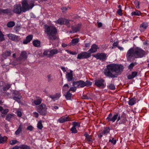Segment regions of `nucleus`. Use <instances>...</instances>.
<instances>
[{
  "instance_id": "obj_1",
  "label": "nucleus",
  "mask_w": 149,
  "mask_h": 149,
  "mask_svg": "<svg viewBox=\"0 0 149 149\" xmlns=\"http://www.w3.org/2000/svg\"><path fill=\"white\" fill-rule=\"evenodd\" d=\"M123 69V65L112 64L107 65V68L104 70V72L106 76L114 78L116 77L117 75L120 74Z\"/></svg>"
},
{
  "instance_id": "obj_2",
  "label": "nucleus",
  "mask_w": 149,
  "mask_h": 149,
  "mask_svg": "<svg viewBox=\"0 0 149 149\" xmlns=\"http://www.w3.org/2000/svg\"><path fill=\"white\" fill-rule=\"evenodd\" d=\"M145 54V52L141 48L133 47L130 48L127 51L126 56L129 61L135 58H141Z\"/></svg>"
},
{
  "instance_id": "obj_3",
  "label": "nucleus",
  "mask_w": 149,
  "mask_h": 149,
  "mask_svg": "<svg viewBox=\"0 0 149 149\" xmlns=\"http://www.w3.org/2000/svg\"><path fill=\"white\" fill-rule=\"evenodd\" d=\"M106 120L109 122L114 123L117 120L116 122L120 124H125L127 121L126 117L123 116H120L118 113L113 115L112 113H110L106 118Z\"/></svg>"
},
{
  "instance_id": "obj_4",
  "label": "nucleus",
  "mask_w": 149,
  "mask_h": 149,
  "mask_svg": "<svg viewBox=\"0 0 149 149\" xmlns=\"http://www.w3.org/2000/svg\"><path fill=\"white\" fill-rule=\"evenodd\" d=\"M44 28L45 33L49 39L53 40L56 38V34L57 30L55 27L45 24L44 25Z\"/></svg>"
},
{
  "instance_id": "obj_5",
  "label": "nucleus",
  "mask_w": 149,
  "mask_h": 149,
  "mask_svg": "<svg viewBox=\"0 0 149 149\" xmlns=\"http://www.w3.org/2000/svg\"><path fill=\"white\" fill-rule=\"evenodd\" d=\"M34 1L33 0L28 2L26 0H23L21 3L22 4V12H25L31 9L34 6Z\"/></svg>"
},
{
  "instance_id": "obj_6",
  "label": "nucleus",
  "mask_w": 149,
  "mask_h": 149,
  "mask_svg": "<svg viewBox=\"0 0 149 149\" xmlns=\"http://www.w3.org/2000/svg\"><path fill=\"white\" fill-rule=\"evenodd\" d=\"M47 109L46 105L42 104L38 107L37 111L41 115L45 116L47 113Z\"/></svg>"
},
{
  "instance_id": "obj_7",
  "label": "nucleus",
  "mask_w": 149,
  "mask_h": 149,
  "mask_svg": "<svg viewBox=\"0 0 149 149\" xmlns=\"http://www.w3.org/2000/svg\"><path fill=\"white\" fill-rule=\"evenodd\" d=\"M95 81V85L100 88H103L106 86L105 81L102 79H96Z\"/></svg>"
},
{
  "instance_id": "obj_8",
  "label": "nucleus",
  "mask_w": 149,
  "mask_h": 149,
  "mask_svg": "<svg viewBox=\"0 0 149 149\" xmlns=\"http://www.w3.org/2000/svg\"><path fill=\"white\" fill-rule=\"evenodd\" d=\"M58 52V50L56 49H52L50 50H45L43 53L44 55H46L47 56L50 57L53 56L54 54H57Z\"/></svg>"
},
{
  "instance_id": "obj_9",
  "label": "nucleus",
  "mask_w": 149,
  "mask_h": 149,
  "mask_svg": "<svg viewBox=\"0 0 149 149\" xmlns=\"http://www.w3.org/2000/svg\"><path fill=\"white\" fill-rule=\"evenodd\" d=\"M12 11L14 13L19 14L22 12V7L20 4H16L14 6Z\"/></svg>"
},
{
  "instance_id": "obj_10",
  "label": "nucleus",
  "mask_w": 149,
  "mask_h": 149,
  "mask_svg": "<svg viewBox=\"0 0 149 149\" xmlns=\"http://www.w3.org/2000/svg\"><path fill=\"white\" fill-rule=\"evenodd\" d=\"M12 93L13 97H10V98H13L18 102H19L20 100L22 97V96L19 93L18 91H13V92Z\"/></svg>"
},
{
  "instance_id": "obj_11",
  "label": "nucleus",
  "mask_w": 149,
  "mask_h": 149,
  "mask_svg": "<svg viewBox=\"0 0 149 149\" xmlns=\"http://www.w3.org/2000/svg\"><path fill=\"white\" fill-rule=\"evenodd\" d=\"M93 56L97 59H99L102 61H104L107 58L106 54L103 53H98L93 55Z\"/></svg>"
},
{
  "instance_id": "obj_12",
  "label": "nucleus",
  "mask_w": 149,
  "mask_h": 149,
  "mask_svg": "<svg viewBox=\"0 0 149 149\" xmlns=\"http://www.w3.org/2000/svg\"><path fill=\"white\" fill-rule=\"evenodd\" d=\"M55 22L56 24H58L61 25H62L65 23V24L68 26L69 24L71 23L72 21L63 18H60L58 20L56 21Z\"/></svg>"
},
{
  "instance_id": "obj_13",
  "label": "nucleus",
  "mask_w": 149,
  "mask_h": 149,
  "mask_svg": "<svg viewBox=\"0 0 149 149\" xmlns=\"http://www.w3.org/2000/svg\"><path fill=\"white\" fill-rule=\"evenodd\" d=\"M91 56L90 53L88 52V51L87 52H82L78 55L77 58L79 59L86 58L89 57Z\"/></svg>"
},
{
  "instance_id": "obj_14",
  "label": "nucleus",
  "mask_w": 149,
  "mask_h": 149,
  "mask_svg": "<svg viewBox=\"0 0 149 149\" xmlns=\"http://www.w3.org/2000/svg\"><path fill=\"white\" fill-rule=\"evenodd\" d=\"M73 86H76L77 88H82L85 86V82L82 80L74 81L72 83Z\"/></svg>"
},
{
  "instance_id": "obj_15",
  "label": "nucleus",
  "mask_w": 149,
  "mask_h": 149,
  "mask_svg": "<svg viewBox=\"0 0 149 149\" xmlns=\"http://www.w3.org/2000/svg\"><path fill=\"white\" fill-rule=\"evenodd\" d=\"M9 38L12 40L18 42L20 40V36L12 33H9L7 35Z\"/></svg>"
},
{
  "instance_id": "obj_16",
  "label": "nucleus",
  "mask_w": 149,
  "mask_h": 149,
  "mask_svg": "<svg viewBox=\"0 0 149 149\" xmlns=\"http://www.w3.org/2000/svg\"><path fill=\"white\" fill-rule=\"evenodd\" d=\"M98 49V46L96 44H94L91 46V48L88 50V52L90 53V54L91 53H94L97 51Z\"/></svg>"
},
{
  "instance_id": "obj_17",
  "label": "nucleus",
  "mask_w": 149,
  "mask_h": 149,
  "mask_svg": "<svg viewBox=\"0 0 149 149\" xmlns=\"http://www.w3.org/2000/svg\"><path fill=\"white\" fill-rule=\"evenodd\" d=\"M66 78L68 81H71L73 79L72 71L70 70L69 72H67Z\"/></svg>"
},
{
  "instance_id": "obj_18",
  "label": "nucleus",
  "mask_w": 149,
  "mask_h": 149,
  "mask_svg": "<svg viewBox=\"0 0 149 149\" xmlns=\"http://www.w3.org/2000/svg\"><path fill=\"white\" fill-rule=\"evenodd\" d=\"M33 36L32 35H30L26 37V39L23 41V43L24 44H27L30 42L33 39Z\"/></svg>"
},
{
  "instance_id": "obj_19",
  "label": "nucleus",
  "mask_w": 149,
  "mask_h": 149,
  "mask_svg": "<svg viewBox=\"0 0 149 149\" xmlns=\"http://www.w3.org/2000/svg\"><path fill=\"white\" fill-rule=\"evenodd\" d=\"M81 27V24H78L75 26H72V31L70 32L71 33H75L79 31Z\"/></svg>"
},
{
  "instance_id": "obj_20",
  "label": "nucleus",
  "mask_w": 149,
  "mask_h": 149,
  "mask_svg": "<svg viewBox=\"0 0 149 149\" xmlns=\"http://www.w3.org/2000/svg\"><path fill=\"white\" fill-rule=\"evenodd\" d=\"M148 26L147 24L146 23H143L140 26L139 30L141 32H143L146 29Z\"/></svg>"
},
{
  "instance_id": "obj_21",
  "label": "nucleus",
  "mask_w": 149,
  "mask_h": 149,
  "mask_svg": "<svg viewBox=\"0 0 149 149\" xmlns=\"http://www.w3.org/2000/svg\"><path fill=\"white\" fill-rule=\"evenodd\" d=\"M61 96V95L60 93H57L54 95H50L49 97L54 101H55L58 100Z\"/></svg>"
},
{
  "instance_id": "obj_22",
  "label": "nucleus",
  "mask_w": 149,
  "mask_h": 149,
  "mask_svg": "<svg viewBox=\"0 0 149 149\" xmlns=\"http://www.w3.org/2000/svg\"><path fill=\"white\" fill-rule=\"evenodd\" d=\"M69 120L70 119L68 116H65L64 117H63L59 118L58 119V121L60 123H62Z\"/></svg>"
},
{
  "instance_id": "obj_23",
  "label": "nucleus",
  "mask_w": 149,
  "mask_h": 149,
  "mask_svg": "<svg viewBox=\"0 0 149 149\" xmlns=\"http://www.w3.org/2000/svg\"><path fill=\"white\" fill-rule=\"evenodd\" d=\"M42 101V99L40 97H38V99L35 100L32 103V105L34 106V104L36 105H39L41 103Z\"/></svg>"
},
{
  "instance_id": "obj_24",
  "label": "nucleus",
  "mask_w": 149,
  "mask_h": 149,
  "mask_svg": "<svg viewBox=\"0 0 149 149\" xmlns=\"http://www.w3.org/2000/svg\"><path fill=\"white\" fill-rule=\"evenodd\" d=\"M27 58V53L25 51L22 52L19 57L20 60H24Z\"/></svg>"
},
{
  "instance_id": "obj_25",
  "label": "nucleus",
  "mask_w": 149,
  "mask_h": 149,
  "mask_svg": "<svg viewBox=\"0 0 149 149\" xmlns=\"http://www.w3.org/2000/svg\"><path fill=\"white\" fill-rule=\"evenodd\" d=\"M137 72L136 71L133 72L131 74L127 76V78L128 79H131L135 77L137 75Z\"/></svg>"
},
{
  "instance_id": "obj_26",
  "label": "nucleus",
  "mask_w": 149,
  "mask_h": 149,
  "mask_svg": "<svg viewBox=\"0 0 149 149\" xmlns=\"http://www.w3.org/2000/svg\"><path fill=\"white\" fill-rule=\"evenodd\" d=\"M79 41L78 38H76L73 39L71 42L70 43V46H74Z\"/></svg>"
},
{
  "instance_id": "obj_27",
  "label": "nucleus",
  "mask_w": 149,
  "mask_h": 149,
  "mask_svg": "<svg viewBox=\"0 0 149 149\" xmlns=\"http://www.w3.org/2000/svg\"><path fill=\"white\" fill-rule=\"evenodd\" d=\"M2 13H6L8 15H11L12 14L11 10L10 9H2Z\"/></svg>"
},
{
  "instance_id": "obj_28",
  "label": "nucleus",
  "mask_w": 149,
  "mask_h": 149,
  "mask_svg": "<svg viewBox=\"0 0 149 149\" xmlns=\"http://www.w3.org/2000/svg\"><path fill=\"white\" fill-rule=\"evenodd\" d=\"M33 43L34 46L38 47L40 46V42L38 40H35L33 41Z\"/></svg>"
},
{
  "instance_id": "obj_29",
  "label": "nucleus",
  "mask_w": 149,
  "mask_h": 149,
  "mask_svg": "<svg viewBox=\"0 0 149 149\" xmlns=\"http://www.w3.org/2000/svg\"><path fill=\"white\" fill-rule=\"evenodd\" d=\"M110 131V129L109 127H107L104 128L103 131L102 132L103 134L104 135H107L109 133Z\"/></svg>"
},
{
  "instance_id": "obj_30",
  "label": "nucleus",
  "mask_w": 149,
  "mask_h": 149,
  "mask_svg": "<svg viewBox=\"0 0 149 149\" xmlns=\"http://www.w3.org/2000/svg\"><path fill=\"white\" fill-rule=\"evenodd\" d=\"M11 54L10 51H7L3 53V56L4 58H6L7 57L9 56Z\"/></svg>"
},
{
  "instance_id": "obj_31",
  "label": "nucleus",
  "mask_w": 149,
  "mask_h": 149,
  "mask_svg": "<svg viewBox=\"0 0 149 149\" xmlns=\"http://www.w3.org/2000/svg\"><path fill=\"white\" fill-rule=\"evenodd\" d=\"M72 94L70 93L68 91L66 93V94L65 95V96L66 99L68 100H70L71 99V97Z\"/></svg>"
},
{
  "instance_id": "obj_32",
  "label": "nucleus",
  "mask_w": 149,
  "mask_h": 149,
  "mask_svg": "<svg viewBox=\"0 0 149 149\" xmlns=\"http://www.w3.org/2000/svg\"><path fill=\"white\" fill-rule=\"evenodd\" d=\"M14 115V114H8L6 116V120L8 121H10L13 118Z\"/></svg>"
},
{
  "instance_id": "obj_33",
  "label": "nucleus",
  "mask_w": 149,
  "mask_h": 149,
  "mask_svg": "<svg viewBox=\"0 0 149 149\" xmlns=\"http://www.w3.org/2000/svg\"><path fill=\"white\" fill-rule=\"evenodd\" d=\"M141 13L140 11L136 10L135 11H133L131 13V15L132 16L134 15L139 16L141 15Z\"/></svg>"
},
{
  "instance_id": "obj_34",
  "label": "nucleus",
  "mask_w": 149,
  "mask_h": 149,
  "mask_svg": "<svg viewBox=\"0 0 149 149\" xmlns=\"http://www.w3.org/2000/svg\"><path fill=\"white\" fill-rule=\"evenodd\" d=\"M22 126L21 125H19L18 129L15 132V134L16 135L19 134L20 132L22 131Z\"/></svg>"
},
{
  "instance_id": "obj_35",
  "label": "nucleus",
  "mask_w": 149,
  "mask_h": 149,
  "mask_svg": "<svg viewBox=\"0 0 149 149\" xmlns=\"http://www.w3.org/2000/svg\"><path fill=\"white\" fill-rule=\"evenodd\" d=\"M136 103V99L135 98H132L128 102V104L130 105H133Z\"/></svg>"
},
{
  "instance_id": "obj_36",
  "label": "nucleus",
  "mask_w": 149,
  "mask_h": 149,
  "mask_svg": "<svg viewBox=\"0 0 149 149\" xmlns=\"http://www.w3.org/2000/svg\"><path fill=\"white\" fill-rule=\"evenodd\" d=\"M15 23L13 21H10L8 22L7 24L8 27L9 28L12 27L15 25Z\"/></svg>"
},
{
  "instance_id": "obj_37",
  "label": "nucleus",
  "mask_w": 149,
  "mask_h": 149,
  "mask_svg": "<svg viewBox=\"0 0 149 149\" xmlns=\"http://www.w3.org/2000/svg\"><path fill=\"white\" fill-rule=\"evenodd\" d=\"M37 127L40 130H41L43 128V126L42 124V121L39 120L37 124Z\"/></svg>"
},
{
  "instance_id": "obj_38",
  "label": "nucleus",
  "mask_w": 149,
  "mask_h": 149,
  "mask_svg": "<svg viewBox=\"0 0 149 149\" xmlns=\"http://www.w3.org/2000/svg\"><path fill=\"white\" fill-rule=\"evenodd\" d=\"M20 149H30L29 146L26 145H20Z\"/></svg>"
},
{
  "instance_id": "obj_39",
  "label": "nucleus",
  "mask_w": 149,
  "mask_h": 149,
  "mask_svg": "<svg viewBox=\"0 0 149 149\" xmlns=\"http://www.w3.org/2000/svg\"><path fill=\"white\" fill-rule=\"evenodd\" d=\"M7 137L6 136L0 137V143H3L6 141Z\"/></svg>"
},
{
  "instance_id": "obj_40",
  "label": "nucleus",
  "mask_w": 149,
  "mask_h": 149,
  "mask_svg": "<svg viewBox=\"0 0 149 149\" xmlns=\"http://www.w3.org/2000/svg\"><path fill=\"white\" fill-rule=\"evenodd\" d=\"M72 125H73V126L75 127H79L80 126V124L79 122H73L72 123Z\"/></svg>"
},
{
  "instance_id": "obj_41",
  "label": "nucleus",
  "mask_w": 149,
  "mask_h": 149,
  "mask_svg": "<svg viewBox=\"0 0 149 149\" xmlns=\"http://www.w3.org/2000/svg\"><path fill=\"white\" fill-rule=\"evenodd\" d=\"M69 88V85L67 84H65L63 87V91H65L67 90Z\"/></svg>"
},
{
  "instance_id": "obj_42",
  "label": "nucleus",
  "mask_w": 149,
  "mask_h": 149,
  "mask_svg": "<svg viewBox=\"0 0 149 149\" xmlns=\"http://www.w3.org/2000/svg\"><path fill=\"white\" fill-rule=\"evenodd\" d=\"M137 63L136 62H134L133 63H131L128 66V69L130 70H132L133 67L136 65Z\"/></svg>"
},
{
  "instance_id": "obj_43",
  "label": "nucleus",
  "mask_w": 149,
  "mask_h": 149,
  "mask_svg": "<svg viewBox=\"0 0 149 149\" xmlns=\"http://www.w3.org/2000/svg\"><path fill=\"white\" fill-rule=\"evenodd\" d=\"M108 87L109 89L112 90H114L115 88V86L113 84H110L108 86Z\"/></svg>"
},
{
  "instance_id": "obj_44",
  "label": "nucleus",
  "mask_w": 149,
  "mask_h": 149,
  "mask_svg": "<svg viewBox=\"0 0 149 149\" xmlns=\"http://www.w3.org/2000/svg\"><path fill=\"white\" fill-rule=\"evenodd\" d=\"M134 4L135 5V7L137 9H139V2L138 0H136L134 2Z\"/></svg>"
},
{
  "instance_id": "obj_45",
  "label": "nucleus",
  "mask_w": 149,
  "mask_h": 149,
  "mask_svg": "<svg viewBox=\"0 0 149 149\" xmlns=\"http://www.w3.org/2000/svg\"><path fill=\"white\" fill-rule=\"evenodd\" d=\"M4 35L0 30V41H2L4 40Z\"/></svg>"
},
{
  "instance_id": "obj_46",
  "label": "nucleus",
  "mask_w": 149,
  "mask_h": 149,
  "mask_svg": "<svg viewBox=\"0 0 149 149\" xmlns=\"http://www.w3.org/2000/svg\"><path fill=\"white\" fill-rule=\"evenodd\" d=\"M73 86L74 87H71L68 91L69 92L71 91L73 92H74L76 90L77 88L76 86Z\"/></svg>"
},
{
  "instance_id": "obj_47",
  "label": "nucleus",
  "mask_w": 149,
  "mask_h": 149,
  "mask_svg": "<svg viewBox=\"0 0 149 149\" xmlns=\"http://www.w3.org/2000/svg\"><path fill=\"white\" fill-rule=\"evenodd\" d=\"M65 51L67 52V53L70 54L74 55L77 54V53L75 52H72L68 50H66Z\"/></svg>"
},
{
  "instance_id": "obj_48",
  "label": "nucleus",
  "mask_w": 149,
  "mask_h": 149,
  "mask_svg": "<svg viewBox=\"0 0 149 149\" xmlns=\"http://www.w3.org/2000/svg\"><path fill=\"white\" fill-rule=\"evenodd\" d=\"M70 130L71 131L72 133H76L77 132V130H76L75 127L73 126L71 128Z\"/></svg>"
},
{
  "instance_id": "obj_49",
  "label": "nucleus",
  "mask_w": 149,
  "mask_h": 149,
  "mask_svg": "<svg viewBox=\"0 0 149 149\" xmlns=\"http://www.w3.org/2000/svg\"><path fill=\"white\" fill-rule=\"evenodd\" d=\"M47 77L48 78V81L49 82L53 80V79L52 76L50 74L48 75H47Z\"/></svg>"
},
{
  "instance_id": "obj_50",
  "label": "nucleus",
  "mask_w": 149,
  "mask_h": 149,
  "mask_svg": "<svg viewBox=\"0 0 149 149\" xmlns=\"http://www.w3.org/2000/svg\"><path fill=\"white\" fill-rule=\"evenodd\" d=\"M10 85L9 84H7L6 85V87H3V90L4 91H5L7 90H8L10 88Z\"/></svg>"
},
{
  "instance_id": "obj_51",
  "label": "nucleus",
  "mask_w": 149,
  "mask_h": 149,
  "mask_svg": "<svg viewBox=\"0 0 149 149\" xmlns=\"http://www.w3.org/2000/svg\"><path fill=\"white\" fill-rule=\"evenodd\" d=\"M85 139L88 142H91L92 141V139L91 136H86Z\"/></svg>"
},
{
  "instance_id": "obj_52",
  "label": "nucleus",
  "mask_w": 149,
  "mask_h": 149,
  "mask_svg": "<svg viewBox=\"0 0 149 149\" xmlns=\"http://www.w3.org/2000/svg\"><path fill=\"white\" fill-rule=\"evenodd\" d=\"M85 82V86H89L91 85L92 84V82L88 81H86Z\"/></svg>"
},
{
  "instance_id": "obj_53",
  "label": "nucleus",
  "mask_w": 149,
  "mask_h": 149,
  "mask_svg": "<svg viewBox=\"0 0 149 149\" xmlns=\"http://www.w3.org/2000/svg\"><path fill=\"white\" fill-rule=\"evenodd\" d=\"M9 111V110L8 109H3L2 111H1V113L2 114H6Z\"/></svg>"
},
{
  "instance_id": "obj_54",
  "label": "nucleus",
  "mask_w": 149,
  "mask_h": 149,
  "mask_svg": "<svg viewBox=\"0 0 149 149\" xmlns=\"http://www.w3.org/2000/svg\"><path fill=\"white\" fill-rule=\"evenodd\" d=\"M109 142H111L113 144H115L116 143V140L114 138H113L112 139H110L109 140Z\"/></svg>"
},
{
  "instance_id": "obj_55",
  "label": "nucleus",
  "mask_w": 149,
  "mask_h": 149,
  "mask_svg": "<svg viewBox=\"0 0 149 149\" xmlns=\"http://www.w3.org/2000/svg\"><path fill=\"white\" fill-rule=\"evenodd\" d=\"M50 108L53 110L56 111L57 109H58V107L57 106H51Z\"/></svg>"
},
{
  "instance_id": "obj_56",
  "label": "nucleus",
  "mask_w": 149,
  "mask_h": 149,
  "mask_svg": "<svg viewBox=\"0 0 149 149\" xmlns=\"http://www.w3.org/2000/svg\"><path fill=\"white\" fill-rule=\"evenodd\" d=\"M18 141L16 140H12L10 141V143L11 145H13L16 143Z\"/></svg>"
},
{
  "instance_id": "obj_57",
  "label": "nucleus",
  "mask_w": 149,
  "mask_h": 149,
  "mask_svg": "<svg viewBox=\"0 0 149 149\" xmlns=\"http://www.w3.org/2000/svg\"><path fill=\"white\" fill-rule=\"evenodd\" d=\"M117 13L120 16H122L123 14L122 11L121 9H118L117 11Z\"/></svg>"
},
{
  "instance_id": "obj_58",
  "label": "nucleus",
  "mask_w": 149,
  "mask_h": 149,
  "mask_svg": "<svg viewBox=\"0 0 149 149\" xmlns=\"http://www.w3.org/2000/svg\"><path fill=\"white\" fill-rule=\"evenodd\" d=\"M33 127L31 125L28 126L26 128L27 130H29L30 131H32L33 130Z\"/></svg>"
},
{
  "instance_id": "obj_59",
  "label": "nucleus",
  "mask_w": 149,
  "mask_h": 149,
  "mask_svg": "<svg viewBox=\"0 0 149 149\" xmlns=\"http://www.w3.org/2000/svg\"><path fill=\"white\" fill-rule=\"evenodd\" d=\"M17 116L19 117H21L22 115V112L20 111H17Z\"/></svg>"
},
{
  "instance_id": "obj_60",
  "label": "nucleus",
  "mask_w": 149,
  "mask_h": 149,
  "mask_svg": "<svg viewBox=\"0 0 149 149\" xmlns=\"http://www.w3.org/2000/svg\"><path fill=\"white\" fill-rule=\"evenodd\" d=\"M33 115L36 118H38V113L36 112H34L33 113Z\"/></svg>"
},
{
  "instance_id": "obj_61",
  "label": "nucleus",
  "mask_w": 149,
  "mask_h": 149,
  "mask_svg": "<svg viewBox=\"0 0 149 149\" xmlns=\"http://www.w3.org/2000/svg\"><path fill=\"white\" fill-rule=\"evenodd\" d=\"M63 12H65L67 10V8L66 7H63L61 8Z\"/></svg>"
},
{
  "instance_id": "obj_62",
  "label": "nucleus",
  "mask_w": 149,
  "mask_h": 149,
  "mask_svg": "<svg viewBox=\"0 0 149 149\" xmlns=\"http://www.w3.org/2000/svg\"><path fill=\"white\" fill-rule=\"evenodd\" d=\"M90 45H91V44L89 43H85V47H90Z\"/></svg>"
},
{
  "instance_id": "obj_63",
  "label": "nucleus",
  "mask_w": 149,
  "mask_h": 149,
  "mask_svg": "<svg viewBox=\"0 0 149 149\" xmlns=\"http://www.w3.org/2000/svg\"><path fill=\"white\" fill-rule=\"evenodd\" d=\"M103 133H102V132L101 133H100L98 134V137L99 138H101L103 136L102 135Z\"/></svg>"
},
{
  "instance_id": "obj_64",
  "label": "nucleus",
  "mask_w": 149,
  "mask_h": 149,
  "mask_svg": "<svg viewBox=\"0 0 149 149\" xmlns=\"http://www.w3.org/2000/svg\"><path fill=\"white\" fill-rule=\"evenodd\" d=\"M4 84L5 83L3 81H1L0 82V87L3 86Z\"/></svg>"
}]
</instances>
